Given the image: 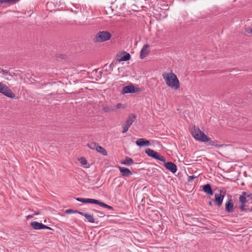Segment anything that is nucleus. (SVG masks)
Returning <instances> with one entry per match:
<instances>
[{
	"label": "nucleus",
	"instance_id": "obj_1",
	"mask_svg": "<svg viewBox=\"0 0 252 252\" xmlns=\"http://www.w3.org/2000/svg\"><path fill=\"white\" fill-rule=\"evenodd\" d=\"M192 137L197 141L202 142H208V145L211 146H215L216 148H220L222 146L218 143L217 141L212 140L208 137L203 131H202L198 127H194L193 130L191 132Z\"/></svg>",
	"mask_w": 252,
	"mask_h": 252
},
{
	"label": "nucleus",
	"instance_id": "obj_2",
	"mask_svg": "<svg viewBox=\"0 0 252 252\" xmlns=\"http://www.w3.org/2000/svg\"><path fill=\"white\" fill-rule=\"evenodd\" d=\"M162 76L166 85L174 90L180 88V82L177 76L171 71L170 72H164Z\"/></svg>",
	"mask_w": 252,
	"mask_h": 252
},
{
	"label": "nucleus",
	"instance_id": "obj_3",
	"mask_svg": "<svg viewBox=\"0 0 252 252\" xmlns=\"http://www.w3.org/2000/svg\"><path fill=\"white\" fill-rule=\"evenodd\" d=\"M249 200L251 201V203H252V193L248 191H242L239 197V209L241 212H248V209L246 207Z\"/></svg>",
	"mask_w": 252,
	"mask_h": 252
},
{
	"label": "nucleus",
	"instance_id": "obj_4",
	"mask_svg": "<svg viewBox=\"0 0 252 252\" xmlns=\"http://www.w3.org/2000/svg\"><path fill=\"white\" fill-rule=\"evenodd\" d=\"M76 200L79 202L84 203H91V204H95L98 205L101 207H102L105 208H107L110 210H112L113 207L102 202L98 200L91 199V198H80L78 197L76 198Z\"/></svg>",
	"mask_w": 252,
	"mask_h": 252
},
{
	"label": "nucleus",
	"instance_id": "obj_5",
	"mask_svg": "<svg viewBox=\"0 0 252 252\" xmlns=\"http://www.w3.org/2000/svg\"><path fill=\"white\" fill-rule=\"evenodd\" d=\"M111 37V34L108 31H103L97 33L94 38L95 42H103L109 40Z\"/></svg>",
	"mask_w": 252,
	"mask_h": 252
},
{
	"label": "nucleus",
	"instance_id": "obj_6",
	"mask_svg": "<svg viewBox=\"0 0 252 252\" xmlns=\"http://www.w3.org/2000/svg\"><path fill=\"white\" fill-rule=\"evenodd\" d=\"M0 93L9 98L15 97V94L5 84L1 82H0Z\"/></svg>",
	"mask_w": 252,
	"mask_h": 252
},
{
	"label": "nucleus",
	"instance_id": "obj_7",
	"mask_svg": "<svg viewBox=\"0 0 252 252\" xmlns=\"http://www.w3.org/2000/svg\"><path fill=\"white\" fill-rule=\"evenodd\" d=\"M136 119L135 115L130 114L126 120L125 123L122 125L123 130L122 133L126 132Z\"/></svg>",
	"mask_w": 252,
	"mask_h": 252
},
{
	"label": "nucleus",
	"instance_id": "obj_8",
	"mask_svg": "<svg viewBox=\"0 0 252 252\" xmlns=\"http://www.w3.org/2000/svg\"><path fill=\"white\" fill-rule=\"evenodd\" d=\"M234 209V203L231 197L228 199L225 204V211L227 213H232Z\"/></svg>",
	"mask_w": 252,
	"mask_h": 252
},
{
	"label": "nucleus",
	"instance_id": "obj_9",
	"mask_svg": "<svg viewBox=\"0 0 252 252\" xmlns=\"http://www.w3.org/2000/svg\"><path fill=\"white\" fill-rule=\"evenodd\" d=\"M164 166L172 173H175L177 170V166L175 163L171 161H167L163 163Z\"/></svg>",
	"mask_w": 252,
	"mask_h": 252
},
{
	"label": "nucleus",
	"instance_id": "obj_10",
	"mask_svg": "<svg viewBox=\"0 0 252 252\" xmlns=\"http://www.w3.org/2000/svg\"><path fill=\"white\" fill-rule=\"evenodd\" d=\"M222 192V190H220V193H216L215 194V202L218 207L220 206L223 202L224 195L221 194Z\"/></svg>",
	"mask_w": 252,
	"mask_h": 252
},
{
	"label": "nucleus",
	"instance_id": "obj_11",
	"mask_svg": "<svg viewBox=\"0 0 252 252\" xmlns=\"http://www.w3.org/2000/svg\"><path fill=\"white\" fill-rule=\"evenodd\" d=\"M149 47L150 46L148 44H145L143 46L141 50L140 54V58L141 59H144L148 55L150 51L149 50Z\"/></svg>",
	"mask_w": 252,
	"mask_h": 252
},
{
	"label": "nucleus",
	"instance_id": "obj_12",
	"mask_svg": "<svg viewBox=\"0 0 252 252\" xmlns=\"http://www.w3.org/2000/svg\"><path fill=\"white\" fill-rule=\"evenodd\" d=\"M136 144L139 147L148 146L150 145V142L146 139L139 138L136 140Z\"/></svg>",
	"mask_w": 252,
	"mask_h": 252
},
{
	"label": "nucleus",
	"instance_id": "obj_13",
	"mask_svg": "<svg viewBox=\"0 0 252 252\" xmlns=\"http://www.w3.org/2000/svg\"><path fill=\"white\" fill-rule=\"evenodd\" d=\"M135 88L133 85H128L125 86L122 92V94H125L128 93H135Z\"/></svg>",
	"mask_w": 252,
	"mask_h": 252
},
{
	"label": "nucleus",
	"instance_id": "obj_14",
	"mask_svg": "<svg viewBox=\"0 0 252 252\" xmlns=\"http://www.w3.org/2000/svg\"><path fill=\"white\" fill-rule=\"evenodd\" d=\"M118 168L120 172L122 173V175L124 177H128L132 174V172L127 168L118 166Z\"/></svg>",
	"mask_w": 252,
	"mask_h": 252
},
{
	"label": "nucleus",
	"instance_id": "obj_15",
	"mask_svg": "<svg viewBox=\"0 0 252 252\" xmlns=\"http://www.w3.org/2000/svg\"><path fill=\"white\" fill-rule=\"evenodd\" d=\"M31 225L34 229L35 230L42 229H43V227H45L44 224L37 221H32L31 223Z\"/></svg>",
	"mask_w": 252,
	"mask_h": 252
},
{
	"label": "nucleus",
	"instance_id": "obj_16",
	"mask_svg": "<svg viewBox=\"0 0 252 252\" xmlns=\"http://www.w3.org/2000/svg\"><path fill=\"white\" fill-rule=\"evenodd\" d=\"M203 190L204 192L209 195H212L213 194V191L212 189L211 185L209 184H207L203 186Z\"/></svg>",
	"mask_w": 252,
	"mask_h": 252
},
{
	"label": "nucleus",
	"instance_id": "obj_17",
	"mask_svg": "<svg viewBox=\"0 0 252 252\" xmlns=\"http://www.w3.org/2000/svg\"><path fill=\"white\" fill-rule=\"evenodd\" d=\"M0 73H1L5 76V79L7 80H11L13 77L8 70L1 68H0Z\"/></svg>",
	"mask_w": 252,
	"mask_h": 252
},
{
	"label": "nucleus",
	"instance_id": "obj_18",
	"mask_svg": "<svg viewBox=\"0 0 252 252\" xmlns=\"http://www.w3.org/2000/svg\"><path fill=\"white\" fill-rule=\"evenodd\" d=\"M158 8L164 10H168L169 6L167 2L164 0H158Z\"/></svg>",
	"mask_w": 252,
	"mask_h": 252
},
{
	"label": "nucleus",
	"instance_id": "obj_19",
	"mask_svg": "<svg viewBox=\"0 0 252 252\" xmlns=\"http://www.w3.org/2000/svg\"><path fill=\"white\" fill-rule=\"evenodd\" d=\"M145 153L148 155V156L158 159V153L154 151V150L148 148L146 149Z\"/></svg>",
	"mask_w": 252,
	"mask_h": 252
},
{
	"label": "nucleus",
	"instance_id": "obj_20",
	"mask_svg": "<svg viewBox=\"0 0 252 252\" xmlns=\"http://www.w3.org/2000/svg\"><path fill=\"white\" fill-rule=\"evenodd\" d=\"M121 163L122 164L129 166L133 164L134 161L131 158L128 157H126L125 159L122 161Z\"/></svg>",
	"mask_w": 252,
	"mask_h": 252
},
{
	"label": "nucleus",
	"instance_id": "obj_21",
	"mask_svg": "<svg viewBox=\"0 0 252 252\" xmlns=\"http://www.w3.org/2000/svg\"><path fill=\"white\" fill-rule=\"evenodd\" d=\"M96 151L102 155L103 156H107V152L106 150L101 146L98 145Z\"/></svg>",
	"mask_w": 252,
	"mask_h": 252
},
{
	"label": "nucleus",
	"instance_id": "obj_22",
	"mask_svg": "<svg viewBox=\"0 0 252 252\" xmlns=\"http://www.w3.org/2000/svg\"><path fill=\"white\" fill-rule=\"evenodd\" d=\"M19 0H0V4L8 3L13 4L17 3Z\"/></svg>",
	"mask_w": 252,
	"mask_h": 252
},
{
	"label": "nucleus",
	"instance_id": "obj_23",
	"mask_svg": "<svg viewBox=\"0 0 252 252\" xmlns=\"http://www.w3.org/2000/svg\"><path fill=\"white\" fill-rule=\"evenodd\" d=\"M130 59V55L126 52H125L124 55L120 58V61H127Z\"/></svg>",
	"mask_w": 252,
	"mask_h": 252
},
{
	"label": "nucleus",
	"instance_id": "obj_24",
	"mask_svg": "<svg viewBox=\"0 0 252 252\" xmlns=\"http://www.w3.org/2000/svg\"><path fill=\"white\" fill-rule=\"evenodd\" d=\"M85 217L88 220V221L91 223H94L95 222L94 216L92 215L86 213Z\"/></svg>",
	"mask_w": 252,
	"mask_h": 252
},
{
	"label": "nucleus",
	"instance_id": "obj_25",
	"mask_svg": "<svg viewBox=\"0 0 252 252\" xmlns=\"http://www.w3.org/2000/svg\"><path fill=\"white\" fill-rule=\"evenodd\" d=\"M98 144L95 142H91L87 144V146L92 150H96Z\"/></svg>",
	"mask_w": 252,
	"mask_h": 252
},
{
	"label": "nucleus",
	"instance_id": "obj_26",
	"mask_svg": "<svg viewBox=\"0 0 252 252\" xmlns=\"http://www.w3.org/2000/svg\"><path fill=\"white\" fill-rule=\"evenodd\" d=\"M158 15H159L158 19H164L167 16V14L164 10H161L160 11H158Z\"/></svg>",
	"mask_w": 252,
	"mask_h": 252
},
{
	"label": "nucleus",
	"instance_id": "obj_27",
	"mask_svg": "<svg viewBox=\"0 0 252 252\" xmlns=\"http://www.w3.org/2000/svg\"><path fill=\"white\" fill-rule=\"evenodd\" d=\"M102 110L104 112H108L115 111V109L112 107H110L108 106H104L102 108Z\"/></svg>",
	"mask_w": 252,
	"mask_h": 252
},
{
	"label": "nucleus",
	"instance_id": "obj_28",
	"mask_svg": "<svg viewBox=\"0 0 252 252\" xmlns=\"http://www.w3.org/2000/svg\"><path fill=\"white\" fill-rule=\"evenodd\" d=\"M79 161L83 165H86L87 164V161L84 158H80Z\"/></svg>",
	"mask_w": 252,
	"mask_h": 252
},
{
	"label": "nucleus",
	"instance_id": "obj_29",
	"mask_svg": "<svg viewBox=\"0 0 252 252\" xmlns=\"http://www.w3.org/2000/svg\"><path fill=\"white\" fill-rule=\"evenodd\" d=\"M125 107V106L123 104H122V103H119L117 104V105H116V107L114 109L115 110L116 109L124 108Z\"/></svg>",
	"mask_w": 252,
	"mask_h": 252
},
{
	"label": "nucleus",
	"instance_id": "obj_30",
	"mask_svg": "<svg viewBox=\"0 0 252 252\" xmlns=\"http://www.w3.org/2000/svg\"><path fill=\"white\" fill-rule=\"evenodd\" d=\"M158 160L163 162V163L167 162L165 158L161 155H158Z\"/></svg>",
	"mask_w": 252,
	"mask_h": 252
},
{
	"label": "nucleus",
	"instance_id": "obj_31",
	"mask_svg": "<svg viewBox=\"0 0 252 252\" xmlns=\"http://www.w3.org/2000/svg\"><path fill=\"white\" fill-rule=\"evenodd\" d=\"M197 178V176H195V175H191V176H189L188 177V181L190 182H191L193 179H195Z\"/></svg>",
	"mask_w": 252,
	"mask_h": 252
},
{
	"label": "nucleus",
	"instance_id": "obj_32",
	"mask_svg": "<svg viewBox=\"0 0 252 252\" xmlns=\"http://www.w3.org/2000/svg\"><path fill=\"white\" fill-rule=\"evenodd\" d=\"M65 213L66 214L76 213L77 210H72V209H68L65 211Z\"/></svg>",
	"mask_w": 252,
	"mask_h": 252
},
{
	"label": "nucleus",
	"instance_id": "obj_33",
	"mask_svg": "<svg viewBox=\"0 0 252 252\" xmlns=\"http://www.w3.org/2000/svg\"><path fill=\"white\" fill-rule=\"evenodd\" d=\"M115 65H116V63H112L109 65V68H110L109 70H110V71H112V70H113V68L115 67Z\"/></svg>",
	"mask_w": 252,
	"mask_h": 252
},
{
	"label": "nucleus",
	"instance_id": "obj_34",
	"mask_svg": "<svg viewBox=\"0 0 252 252\" xmlns=\"http://www.w3.org/2000/svg\"><path fill=\"white\" fill-rule=\"evenodd\" d=\"M76 213L79 214H80L81 215H82V216H83L84 217H85V214H86V213H83V212L79 211L78 210H77V213Z\"/></svg>",
	"mask_w": 252,
	"mask_h": 252
},
{
	"label": "nucleus",
	"instance_id": "obj_35",
	"mask_svg": "<svg viewBox=\"0 0 252 252\" xmlns=\"http://www.w3.org/2000/svg\"><path fill=\"white\" fill-rule=\"evenodd\" d=\"M94 211L95 212H97V213H99V216L100 217H103L104 216L103 213H102V212H99L98 211H97V210H94Z\"/></svg>",
	"mask_w": 252,
	"mask_h": 252
},
{
	"label": "nucleus",
	"instance_id": "obj_36",
	"mask_svg": "<svg viewBox=\"0 0 252 252\" xmlns=\"http://www.w3.org/2000/svg\"><path fill=\"white\" fill-rule=\"evenodd\" d=\"M247 32L249 33L252 34V28H249L247 30Z\"/></svg>",
	"mask_w": 252,
	"mask_h": 252
},
{
	"label": "nucleus",
	"instance_id": "obj_37",
	"mask_svg": "<svg viewBox=\"0 0 252 252\" xmlns=\"http://www.w3.org/2000/svg\"><path fill=\"white\" fill-rule=\"evenodd\" d=\"M45 227H43V229H49V230H53V229L51 227H49V226H47L46 225H45Z\"/></svg>",
	"mask_w": 252,
	"mask_h": 252
},
{
	"label": "nucleus",
	"instance_id": "obj_38",
	"mask_svg": "<svg viewBox=\"0 0 252 252\" xmlns=\"http://www.w3.org/2000/svg\"><path fill=\"white\" fill-rule=\"evenodd\" d=\"M208 204L210 205V206H212V203L211 201H209L208 202Z\"/></svg>",
	"mask_w": 252,
	"mask_h": 252
},
{
	"label": "nucleus",
	"instance_id": "obj_39",
	"mask_svg": "<svg viewBox=\"0 0 252 252\" xmlns=\"http://www.w3.org/2000/svg\"><path fill=\"white\" fill-rule=\"evenodd\" d=\"M248 212H251L252 211V207L251 208V209H248Z\"/></svg>",
	"mask_w": 252,
	"mask_h": 252
},
{
	"label": "nucleus",
	"instance_id": "obj_40",
	"mask_svg": "<svg viewBox=\"0 0 252 252\" xmlns=\"http://www.w3.org/2000/svg\"><path fill=\"white\" fill-rule=\"evenodd\" d=\"M32 217V216H31V215H29V216H27V218H31Z\"/></svg>",
	"mask_w": 252,
	"mask_h": 252
},
{
	"label": "nucleus",
	"instance_id": "obj_41",
	"mask_svg": "<svg viewBox=\"0 0 252 252\" xmlns=\"http://www.w3.org/2000/svg\"><path fill=\"white\" fill-rule=\"evenodd\" d=\"M39 213H36L34 214V215H39Z\"/></svg>",
	"mask_w": 252,
	"mask_h": 252
},
{
	"label": "nucleus",
	"instance_id": "obj_42",
	"mask_svg": "<svg viewBox=\"0 0 252 252\" xmlns=\"http://www.w3.org/2000/svg\"><path fill=\"white\" fill-rule=\"evenodd\" d=\"M155 172H156L155 170H154L153 173H154Z\"/></svg>",
	"mask_w": 252,
	"mask_h": 252
},
{
	"label": "nucleus",
	"instance_id": "obj_43",
	"mask_svg": "<svg viewBox=\"0 0 252 252\" xmlns=\"http://www.w3.org/2000/svg\"><path fill=\"white\" fill-rule=\"evenodd\" d=\"M155 172H156L155 170H154L153 173H154Z\"/></svg>",
	"mask_w": 252,
	"mask_h": 252
}]
</instances>
